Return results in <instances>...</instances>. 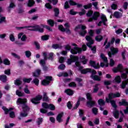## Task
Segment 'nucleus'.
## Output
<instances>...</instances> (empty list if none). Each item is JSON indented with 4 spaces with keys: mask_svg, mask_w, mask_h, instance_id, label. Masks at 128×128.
<instances>
[{
    "mask_svg": "<svg viewBox=\"0 0 128 128\" xmlns=\"http://www.w3.org/2000/svg\"><path fill=\"white\" fill-rule=\"evenodd\" d=\"M64 92L68 94V96H72V94H74V91L70 89H67L65 90Z\"/></svg>",
    "mask_w": 128,
    "mask_h": 128,
    "instance_id": "bb28decb",
    "label": "nucleus"
},
{
    "mask_svg": "<svg viewBox=\"0 0 128 128\" xmlns=\"http://www.w3.org/2000/svg\"><path fill=\"white\" fill-rule=\"evenodd\" d=\"M16 8V5L14 4V3L11 2L10 4L8 10H12V8Z\"/></svg>",
    "mask_w": 128,
    "mask_h": 128,
    "instance_id": "37998d69",
    "label": "nucleus"
},
{
    "mask_svg": "<svg viewBox=\"0 0 128 128\" xmlns=\"http://www.w3.org/2000/svg\"><path fill=\"white\" fill-rule=\"evenodd\" d=\"M4 22H6V16L0 14V24H4Z\"/></svg>",
    "mask_w": 128,
    "mask_h": 128,
    "instance_id": "393cba45",
    "label": "nucleus"
},
{
    "mask_svg": "<svg viewBox=\"0 0 128 128\" xmlns=\"http://www.w3.org/2000/svg\"><path fill=\"white\" fill-rule=\"evenodd\" d=\"M58 30H60V32H66V34H70V28H64V26L62 25H60L58 26Z\"/></svg>",
    "mask_w": 128,
    "mask_h": 128,
    "instance_id": "ddd939ff",
    "label": "nucleus"
},
{
    "mask_svg": "<svg viewBox=\"0 0 128 128\" xmlns=\"http://www.w3.org/2000/svg\"><path fill=\"white\" fill-rule=\"evenodd\" d=\"M98 110L96 108H94L92 109V112L94 114L95 116H96L98 114Z\"/></svg>",
    "mask_w": 128,
    "mask_h": 128,
    "instance_id": "09e8293b",
    "label": "nucleus"
},
{
    "mask_svg": "<svg viewBox=\"0 0 128 128\" xmlns=\"http://www.w3.org/2000/svg\"><path fill=\"white\" fill-rule=\"evenodd\" d=\"M44 28H46L49 32H52V29L50 26L41 24L40 26L35 25V26H25L18 28V30H22L24 28H28L29 30H36V32H44Z\"/></svg>",
    "mask_w": 128,
    "mask_h": 128,
    "instance_id": "f257e3e1",
    "label": "nucleus"
},
{
    "mask_svg": "<svg viewBox=\"0 0 128 128\" xmlns=\"http://www.w3.org/2000/svg\"><path fill=\"white\" fill-rule=\"evenodd\" d=\"M84 8L86 10H88V8H92V4H90L87 5H85V6H84Z\"/></svg>",
    "mask_w": 128,
    "mask_h": 128,
    "instance_id": "338daca9",
    "label": "nucleus"
},
{
    "mask_svg": "<svg viewBox=\"0 0 128 128\" xmlns=\"http://www.w3.org/2000/svg\"><path fill=\"white\" fill-rule=\"evenodd\" d=\"M54 12H55V16H58L60 14V10L58 8H55L54 9Z\"/></svg>",
    "mask_w": 128,
    "mask_h": 128,
    "instance_id": "3c124183",
    "label": "nucleus"
},
{
    "mask_svg": "<svg viewBox=\"0 0 128 128\" xmlns=\"http://www.w3.org/2000/svg\"><path fill=\"white\" fill-rule=\"evenodd\" d=\"M58 68H59V70H64L66 68V66L64 64H62L58 67Z\"/></svg>",
    "mask_w": 128,
    "mask_h": 128,
    "instance_id": "69168bd1",
    "label": "nucleus"
},
{
    "mask_svg": "<svg viewBox=\"0 0 128 128\" xmlns=\"http://www.w3.org/2000/svg\"><path fill=\"white\" fill-rule=\"evenodd\" d=\"M113 114L115 118H118L119 116L118 114H120V112L118 110H115L113 112Z\"/></svg>",
    "mask_w": 128,
    "mask_h": 128,
    "instance_id": "7c9ffc66",
    "label": "nucleus"
},
{
    "mask_svg": "<svg viewBox=\"0 0 128 128\" xmlns=\"http://www.w3.org/2000/svg\"><path fill=\"white\" fill-rule=\"evenodd\" d=\"M42 100V96L40 94L37 95L36 98L30 99V100L32 104H40V100Z\"/></svg>",
    "mask_w": 128,
    "mask_h": 128,
    "instance_id": "9d476101",
    "label": "nucleus"
},
{
    "mask_svg": "<svg viewBox=\"0 0 128 128\" xmlns=\"http://www.w3.org/2000/svg\"><path fill=\"white\" fill-rule=\"evenodd\" d=\"M119 104L120 106H128V102L126 100L122 99V102H119Z\"/></svg>",
    "mask_w": 128,
    "mask_h": 128,
    "instance_id": "c85d7f7f",
    "label": "nucleus"
},
{
    "mask_svg": "<svg viewBox=\"0 0 128 128\" xmlns=\"http://www.w3.org/2000/svg\"><path fill=\"white\" fill-rule=\"evenodd\" d=\"M102 36H96V38H95V40H96V42H102Z\"/></svg>",
    "mask_w": 128,
    "mask_h": 128,
    "instance_id": "c03bdc74",
    "label": "nucleus"
},
{
    "mask_svg": "<svg viewBox=\"0 0 128 128\" xmlns=\"http://www.w3.org/2000/svg\"><path fill=\"white\" fill-rule=\"evenodd\" d=\"M67 106H68V110L72 109V103L70 102H68L67 103Z\"/></svg>",
    "mask_w": 128,
    "mask_h": 128,
    "instance_id": "680f3d73",
    "label": "nucleus"
},
{
    "mask_svg": "<svg viewBox=\"0 0 128 128\" xmlns=\"http://www.w3.org/2000/svg\"><path fill=\"white\" fill-rule=\"evenodd\" d=\"M69 86L73 87V88H76V84L74 82H70V84H68Z\"/></svg>",
    "mask_w": 128,
    "mask_h": 128,
    "instance_id": "e2e57ef3",
    "label": "nucleus"
},
{
    "mask_svg": "<svg viewBox=\"0 0 128 128\" xmlns=\"http://www.w3.org/2000/svg\"><path fill=\"white\" fill-rule=\"evenodd\" d=\"M120 94L118 92L113 94L110 93L108 95V98H106V102H110L113 108H116V102L114 100H112V98H120Z\"/></svg>",
    "mask_w": 128,
    "mask_h": 128,
    "instance_id": "0eeeda50",
    "label": "nucleus"
},
{
    "mask_svg": "<svg viewBox=\"0 0 128 128\" xmlns=\"http://www.w3.org/2000/svg\"><path fill=\"white\" fill-rule=\"evenodd\" d=\"M100 16V14L98 12H94V14L92 16V18H90L88 20V22H92V20H98V18Z\"/></svg>",
    "mask_w": 128,
    "mask_h": 128,
    "instance_id": "6ab92c4d",
    "label": "nucleus"
},
{
    "mask_svg": "<svg viewBox=\"0 0 128 128\" xmlns=\"http://www.w3.org/2000/svg\"><path fill=\"white\" fill-rule=\"evenodd\" d=\"M16 94L18 96H24V94L18 90H16Z\"/></svg>",
    "mask_w": 128,
    "mask_h": 128,
    "instance_id": "58836bf2",
    "label": "nucleus"
},
{
    "mask_svg": "<svg viewBox=\"0 0 128 128\" xmlns=\"http://www.w3.org/2000/svg\"><path fill=\"white\" fill-rule=\"evenodd\" d=\"M52 80V77L50 76H46V80H44L42 81V86H48L50 82Z\"/></svg>",
    "mask_w": 128,
    "mask_h": 128,
    "instance_id": "dca6fc26",
    "label": "nucleus"
},
{
    "mask_svg": "<svg viewBox=\"0 0 128 128\" xmlns=\"http://www.w3.org/2000/svg\"><path fill=\"white\" fill-rule=\"evenodd\" d=\"M100 18L102 20V21H100L98 24V26H100V24L103 23L104 26H106V22H108V20L106 19V16L102 14Z\"/></svg>",
    "mask_w": 128,
    "mask_h": 128,
    "instance_id": "2eb2a0df",
    "label": "nucleus"
},
{
    "mask_svg": "<svg viewBox=\"0 0 128 128\" xmlns=\"http://www.w3.org/2000/svg\"><path fill=\"white\" fill-rule=\"evenodd\" d=\"M35 4V2L34 1V0H28V6H34V4Z\"/></svg>",
    "mask_w": 128,
    "mask_h": 128,
    "instance_id": "a19ab883",
    "label": "nucleus"
},
{
    "mask_svg": "<svg viewBox=\"0 0 128 128\" xmlns=\"http://www.w3.org/2000/svg\"><path fill=\"white\" fill-rule=\"evenodd\" d=\"M14 84L20 86V84H22V81L20 80H16L14 81Z\"/></svg>",
    "mask_w": 128,
    "mask_h": 128,
    "instance_id": "4d7b16f0",
    "label": "nucleus"
},
{
    "mask_svg": "<svg viewBox=\"0 0 128 128\" xmlns=\"http://www.w3.org/2000/svg\"><path fill=\"white\" fill-rule=\"evenodd\" d=\"M80 71L81 74H88V72H91L92 74L90 76L92 80H97L98 82H100L101 80V78L100 77L98 76L94 75L96 74V71L92 70L90 68H86L84 70H80Z\"/></svg>",
    "mask_w": 128,
    "mask_h": 128,
    "instance_id": "39448f33",
    "label": "nucleus"
},
{
    "mask_svg": "<svg viewBox=\"0 0 128 128\" xmlns=\"http://www.w3.org/2000/svg\"><path fill=\"white\" fill-rule=\"evenodd\" d=\"M120 114H122V116L120 117L119 120H118V122H122L124 120V113L122 112V111L120 112Z\"/></svg>",
    "mask_w": 128,
    "mask_h": 128,
    "instance_id": "79ce46f5",
    "label": "nucleus"
},
{
    "mask_svg": "<svg viewBox=\"0 0 128 128\" xmlns=\"http://www.w3.org/2000/svg\"><path fill=\"white\" fill-rule=\"evenodd\" d=\"M111 8L112 10H116L118 8V5H116V4H113L112 5Z\"/></svg>",
    "mask_w": 128,
    "mask_h": 128,
    "instance_id": "774afa93",
    "label": "nucleus"
},
{
    "mask_svg": "<svg viewBox=\"0 0 128 128\" xmlns=\"http://www.w3.org/2000/svg\"><path fill=\"white\" fill-rule=\"evenodd\" d=\"M45 6H46V8H49L50 10H52V6L50 5V3H46L45 4Z\"/></svg>",
    "mask_w": 128,
    "mask_h": 128,
    "instance_id": "13d9d810",
    "label": "nucleus"
},
{
    "mask_svg": "<svg viewBox=\"0 0 128 128\" xmlns=\"http://www.w3.org/2000/svg\"><path fill=\"white\" fill-rule=\"evenodd\" d=\"M114 16L116 18H122V14L118 12H115L114 14Z\"/></svg>",
    "mask_w": 128,
    "mask_h": 128,
    "instance_id": "b1692460",
    "label": "nucleus"
},
{
    "mask_svg": "<svg viewBox=\"0 0 128 128\" xmlns=\"http://www.w3.org/2000/svg\"><path fill=\"white\" fill-rule=\"evenodd\" d=\"M52 48H54V50H56L58 48H62V46L60 44H52Z\"/></svg>",
    "mask_w": 128,
    "mask_h": 128,
    "instance_id": "2f4dec72",
    "label": "nucleus"
},
{
    "mask_svg": "<svg viewBox=\"0 0 128 128\" xmlns=\"http://www.w3.org/2000/svg\"><path fill=\"white\" fill-rule=\"evenodd\" d=\"M110 51L112 52V54L113 56H114V54H118V48H116L114 47H111Z\"/></svg>",
    "mask_w": 128,
    "mask_h": 128,
    "instance_id": "5701e85b",
    "label": "nucleus"
},
{
    "mask_svg": "<svg viewBox=\"0 0 128 128\" xmlns=\"http://www.w3.org/2000/svg\"><path fill=\"white\" fill-rule=\"evenodd\" d=\"M98 104L100 106H104V100L102 99H100L98 100Z\"/></svg>",
    "mask_w": 128,
    "mask_h": 128,
    "instance_id": "de8ad7c7",
    "label": "nucleus"
},
{
    "mask_svg": "<svg viewBox=\"0 0 128 128\" xmlns=\"http://www.w3.org/2000/svg\"><path fill=\"white\" fill-rule=\"evenodd\" d=\"M40 64H41V66H46V60H40Z\"/></svg>",
    "mask_w": 128,
    "mask_h": 128,
    "instance_id": "bf43d9fd",
    "label": "nucleus"
},
{
    "mask_svg": "<svg viewBox=\"0 0 128 128\" xmlns=\"http://www.w3.org/2000/svg\"><path fill=\"white\" fill-rule=\"evenodd\" d=\"M98 86H100V84H96L93 88V92L96 93L98 92Z\"/></svg>",
    "mask_w": 128,
    "mask_h": 128,
    "instance_id": "72a5a7b5",
    "label": "nucleus"
},
{
    "mask_svg": "<svg viewBox=\"0 0 128 128\" xmlns=\"http://www.w3.org/2000/svg\"><path fill=\"white\" fill-rule=\"evenodd\" d=\"M2 109L3 110H4L6 114H8V112L12 110V108H10L8 110L6 107L4 106L2 107Z\"/></svg>",
    "mask_w": 128,
    "mask_h": 128,
    "instance_id": "cd10ccee",
    "label": "nucleus"
},
{
    "mask_svg": "<svg viewBox=\"0 0 128 128\" xmlns=\"http://www.w3.org/2000/svg\"><path fill=\"white\" fill-rule=\"evenodd\" d=\"M42 108L40 109V112L42 114H46L48 112V108L50 110H54L56 107L52 104H48L46 102L42 103Z\"/></svg>",
    "mask_w": 128,
    "mask_h": 128,
    "instance_id": "6e6552de",
    "label": "nucleus"
},
{
    "mask_svg": "<svg viewBox=\"0 0 128 128\" xmlns=\"http://www.w3.org/2000/svg\"><path fill=\"white\" fill-rule=\"evenodd\" d=\"M32 80V78H24L23 79V82H27V84H30Z\"/></svg>",
    "mask_w": 128,
    "mask_h": 128,
    "instance_id": "5fc2aeb1",
    "label": "nucleus"
},
{
    "mask_svg": "<svg viewBox=\"0 0 128 128\" xmlns=\"http://www.w3.org/2000/svg\"><path fill=\"white\" fill-rule=\"evenodd\" d=\"M42 122H44V120L42 119V118H38L36 122L38 126H40V124Z\"/></svg>",
    "mask_w": 128,
    "mask_h": 128,
    "instance_id": "6e6d98bb",
    "label": "nucleus"
},
{
    "mask_svg": "<svg viewBox=\"0 0 128 128\" xmlns=\"http://www.w3.org/2000/svg\"><path fill=\"white\" fill-rule=\"evenodd\" d=\"M9 38L11 42H14V36L12 34H10L9 36Z\"/></svg>",
    "mask_w": 128,
    "mask_h": 128,
    "instance_id": "052dcab7",
    "label": "nucleus"
},
{
    "mask_svg": "<svg viewBox=\"0 0 128 128\" xmlns=\"http://www.w3.org/2000/svg\"><path fill=\"white\" fill-rule=\"evenodd\" d=\"M44 28H46L49 32H52V29L50 26L41 24L40 26L35 25V26H25L18 28V30H22L24 28H28L29 30H36V32H44Z\"/></svg>",
    "mask_w": 128,
    "mask_h": 128,
    "instance_id": "f03ea898",
    "label": "nucleus"
},
{
    "mask_svg": "<svg viewBox=\"0 0 128 128\" xmlns=\"http://www.w3.org/2000/svg\"><path fill=\"white\" fill-rule=\"evenodd\" d=\"M48 94L46 92H43V100L44 102H48V97L46 96Z\"/></svg>",
    "mask_w": 128,
    "mask_h": 128,
    "instance_id": "473e14b6",
    "label": "nucleus"
},
{
    "mask_svg": "<svg viewBox=\"0 0 128 128\" xmlns=\"http://www.w3.org/2000/svg\"><path fill=\"white\" fill-rule=\"evenodd\" d=\"M64 116V113L62 112L58 114V116L56 117V120L58 122H62V118Z\"/></svg>",
    "mask_w": 128,
    "mask_h": 128,
    "instance_id": "4be33fe9",
    "label": "nucleus"
},
{
    "mask_svg": "<svg viewBox=\"0 0 128 128\" xmlns=\"http://www.w3.org/2000/svg\"><path fill=\"white\" fill-rule=\"evenodd\" d=\"M80 60H82V62L84 64H86V62H88V60L86 59V56H81L80 57Z\"/></svg>",
    "mask_w": 128,
    "mask_h": 128,
    "instance_id": "f704fd0d",
    "label": "nucleus"
},
{
    "mask_svg": "<svg viewBox=\"0 0 128 128\" xmlns=\"http://www.w3.org/2000/svg\"><path fill=\"white\" fill-rule=\"evenodd\" d=\"M40 74V69H37L35 72L33 73V76L36 78H38Z\"/></svg>",
    "mask_w": 128,
    "mask_h": 128,
    "instance_id": "a878e982",
    "label": "nucleus"
},
{
    "mask_svg": "<svg viewBox=\"0 0 128 128\" xmlns=\"http://www.w3.org/2000/svg\"><path fill=\"white\" fill-rule=\"evenodd\" d=\"M115 80L116 82H118V84H120V82H122V79L120 78V76H116L115 78Z\"/></svg>",
    "mask_w": 128,
    "mask_h": 128,
    "instance_id": "49530a36",
    "label": "nucleus"
},
{
    "mask_svg": "<svg viewBox=\"0 0 128 128\" xmlns=\"http://www.w3.org/2000/svg\"><path fill=\"white\" fill-rule=\"evenodd\" d=\"M47 22L50 26H54V22L52 20H48Z\"/></svg>",
    "mask_w": 128,
    "mask_h": 128,
    "instance_id": "603ef678",
    "label": "nucleus"
},
{
    "mask_svg": "<svg viewBox=\"0 0 128 128\" xmlns=\"http://www.w3.org/2000/svg\"><path fill=\"white\" fill-rule=\"evenodd\" d=\"M127 84H128L127 80H124V81L122 82V83L120 85L121 88H122V90H124V88H126V86Z\"/></svg>",
    "mask_w": 128,
    "mask_h": 128,
    "instance_id": "c756f323",
    "label": "nucleus"
},
{
    "mask_svg": "<svg viewBox=\"0 0 128 128\" xmlns=\"http://www.w3.org/2000/svg\"><path fill=\"white\" fill-rule=\"evenodd\" d=\"M24 92H25V94H30V90H28V86H26L25 88H24Z\"/></svg>",
    "mask_w": 128,
    "mask_h": 128,
    "instance_id": "e433bc0d",
    "label": "nucleus"
},
{
    "mask_svg": "<svg viewBox=\"0 0 128 128\" xmlns=\"http://www.w3.org/2000/svg\"><path fill=\"white\" fill-rule=\"evenodd\" d=\"M68 74L66 72H60L58 74V76H68Z\"/></svg>",
    "mask_w": 128,
    "mask_h": 128,
    "instance_id": "ea45409f",
    "label": "nucleus"
},
{
    "mask_svg": "<svg viewBox=\"0 0 128 128\" xmlns=\"http://www.w3.org/2000/svg\"><path fill=\"white\" fill-rule=\"evenodd\" d=\"M70 58L71 59H68V64H72V62H76V60H78V58L76 56L70 55Z\"/></svg>",
    "mask_w": 128,
    "mask_h": 128,
    "instance_id": "4468645a",
    "label": "nucleus"
},
{
    "mask_svg": "<svg viewBox=\"0 0 128 128\" xmlns=\"http://www.w3.org/2000/svg\"><path fill=\"white\" fill-rule=\"evenodd\" d=\"M86 100V98H82V97H80L78 99V101L77 102L76 106L74 107V110H76L78 106H80V102H84Z\"/></svg>",
    "mask_w": 128,
    "mask_h": 128,
    "instance_id": "aec40b11",
    "label": "nucleus"
},
{
    "mask_svg": "<svg viewBox=\"0 0 128 128\" xmlns=\"http://www.w3.org/2000/svg\"><path fill=\"white\" fill-rule=\"evenodd\" d=\"M116 34H122V29L119 28L118 30H116Z\"/></svg>",
    "mask_w": 128,
    "mask_h": 128,
    "instance_id": "0e129e2a",
    "label": "nucleus"
},
{
    "mask_svg": "<svg viewBox=\"0 0 128 128\" xmlns=\"http://www.w3.org/2000/svg\"><path fill=\"white\" fill-rule=\"evenodd\" d=\"M49 38H50L49 36L44 35L42 36V40H48Z\"/></svg>",
    "mask_w": 128,
    "mask_h": 128,
    "instance_id": "864d4df0",
    "label": "nucleus"
},
{
    "mask_svg": "<svg viewBox=\"0 0 128 128\" xmlns=\"http://www.w3.org/2000/svg\"><path fill=\"white\" fill-rule=\"evenodd\" d=\"M86 98L89 100L87 102V106L90 108H92L96 104V102L92 100V95L90 93L86 94Z\"/></svg>",
    "mask_w": 128,
    "mask_h": 128,
    "instance_id": "9b49d317",
    "label": "nucleus"
},
{
    "mask_svg": "<svg viewBox=\"0 0 128 128\" xmlns=\"http://www.w3.org/2000/svg\"><path fill=\"white\" fill-rule=\"evenodd\" d=\"M26 98L22 99V98H19L17 100V104H21L23 110L24 112L20 114V116H22V118H26V116H27L28 112L30 110V108L26 104Z\"/></svg>",
    "mask_w": 128,
    "mask_h": 128,
    "instance_id": "20e7f679",
    "label": "nucleus"
},
{
    "mask_svg": "<svg viewBox=\"0 0 128 128\" xmlns=\"http://www.w3.org/2000/svg\"><path fill=\"white\" fill-rule=\"evenodd\" d=\"M86 40L88 42V43H86L87 46H88V48H92V44H94V40L92 38V36H86Z\"/></svg>",
    "mask_w": 128,
    "mask_h": 128,
    "instance_id": "f8f14e48",
    "label": "nucleus"
},
{
    "mask_svg": "<svg viewBox=\"0 0 128 128\" xmlns=\"http://www.w3.org/2000/svg\"><path fill=\"white\" fill-rule=\"evenodd\" d=\"M100 56L102 60H103L105 64H106V67L108 66V58L104 56V55L102 54H101Z\"/></svg>",
    "mask_w": 128,
    "mask_h": 128,
    "instance_id": "412c9836",
    "label": "nucleus"
},
{
    "mask_svg": "<svg viewBox=\"0 0 128 128\" xmlns=\"http://www.w3.org/2000/svg\"><path fill=\"white\" fill-rule=\"evenodd\" d=\"M32 82H33V84H34L36 86H38V84H40V80H38V79L36 78L33 80Z\"/></svg>",
    "mask_w": 128,
    "mask_h": 128,
    "instance_id": "a18cd8bd",
    "label": "nucleus"
},
{
    "mask_svg": "<svg viewBox=\"0 0 128 128\" xmlns=\"http://www.w3.org/2000/svg\"><path fill=\"white\" fill-rule=\"evenodd\" d=\"M3 64H5V66H10V62L8 59L5 58L3 60Z\"/></svg>",
    "mask_w": 128,
    "mask_h": 128,
    "instance_id": "c9c22d12",
    "label": "nucleus"
},
{
    "mask_svg": "<svg viewBox=\"0 0 128 128\" xmlns=\"http://www.w3.org/2000/svg\"><path fill=\"white\" fill-rule=\"evenodd\" d=\"M90 64L91 66L94 68H100V64H96L94 61L90 60Z\"/></svg>",
    "mask_w": 128,
    "mask_h": 128,
    "instance_id": "a211bd4d",
    "label": "nucleus"
},
{
    "mask_svg": "<svg viewBox=\"0 0 128 128\" xmlns=\"http://www.w3.org/2000/svg\"><path fill=\"white\" fill-rule=\"evenodd\" d=\"M25 54L26 58H30L32 56V52L30 50H26L25 52Z\"/></svg>",
    "mask_w": 128,
    "mask_h": 128,
    "instance_id": "8fccbe9b",
    "label": "nucleus"
},
{
    "mask_svg": "<svg viewBox=\"0 0 128 128\" xmlns=\"http://www.w3.org/2000/svg\"><path fill=\"white\" fill-rule=\"evenodd\" d=\"M72 46L75 47H74V48L72 49L70 45L68 44L65 46V49L66 50H70V52L72 54H76L78 53L80 54L82 52V48H78V46L76 45V43H72Z\"/></svg>",
    "mask_w": 128,
    "mask_h": 128,
    "instance_id": "423d86ee",
    "label": "nucleus"
},
{
    "mask_svg": "<svg viewBox=\"0 0 128 128\" xmlns=\"http://www.w3.org/2000/svg\"><path fill=\"white\" fill-rule=\"evenodd\" d=\"M113 72H124V68H122V64H119L117 68H114L113 69Z\"/></svg>",
    "mask_w": 128,
    "mask_h": 128,
    "instance_id": "f3484780",
    "label": "nucleus"
},
{
    "mask_svg": "<svg viewBox=\"0 0 128 128\" xmlns=\"http://www.w3.org/2000/svg\"><path fill=\"white\" fill-rule=\"evenodd\" d=\"M44 28H46L49 32H52V29L50 26L41 24L40 26L35 25V26H25L18 28V30H22L24 28H28L29 30H36V32H44Z\"/></svg>",
    "mask_w": 128,
    "mask_h": 128,
    "instance_id": "7ed1b4c3",
    "label": "nucleus"
},
{
    "mask_svg": "<svg viewBox=\"0 0 128 128\" xmlns=\"http://www.w3.org/2000/svg\"><path fill=\"white\" fill-rule=\"evenodd\" d=\"M80 28L82 30L80 32L79 34H80L81 36H86V32L84 30L86 28L85 26L79 25L76 26L74 29V31L78 32V30Z\"/></svg>",
    "mask_w": 128,
    "mask_h": 128,
    "instance_id": "1a4fd4ad",
    "label": "nucleus"
},
{
    "mask_svg": "<svg viewBox=\"0 0 128 128\" xmlns=\"http://www.w3.org/2000/svg\"><path fill=\"white\" fill-rule=\"evenodd\" d=\"M0 80L4 82L6 81V75H2L0 76Z\"/></svg>",
    "mask_w": 128,
    "mask_h": 128,
    "instance_id": "4c0bfd02",
    "label": "nucleus"
}]
</instances>
